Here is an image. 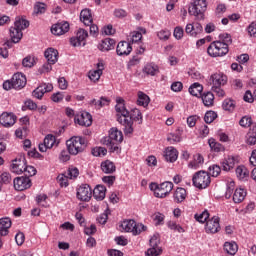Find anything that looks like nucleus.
Segmentation results:
<instances>
[{
    "label": "nucleus",
    "mask_w": 256,
    "mask_h": 256,
    "mask_svg": "<svg viewBox=\"0 0 256 256\" xmlns=\"http://www.w3.org/2000/svg\"><path fill=\"white\" fill-rule=\"evenodd\" d=\"M116 113L117 121L124 127L125 135H133V120H129V112L125 107V100L123 98H116Z\"/></svg>",
    "instance_id": "obj_1"
},
{
    "label": "nucleus",
    "mask_w": 256,
    "mask_h": 256,
    "mask_svg": "<svg viewBox=\"0 0 256 256\" xmlns=\"http://www.w3.org/2000/svg\"><path fill=\"white\" fill-rule=\"evenodd\" d=\"M101 142L110 149L111 153L118 152L119 143H123V132L117 128H112L110 129L109 136L104 137Z\"/></svg>",
    "instance_id": "obj_2"
},
{
    "label": "nucleus",
    "mask_w": 256,
    "mask_h": 256,
    "mask_svg": "<svg viewBox=\"0 0 256 256\" xmlns=\"http://www.w3.org/2000/svg\"><path fill=\"white\" fill-rule=\"evenodd\" d=\"M67 150L70 155H79L87 147V140L83 137L74 136L66 141Z\"/></svg>",
    "instance_id": "obj_3"
},
{
    "label": "nucleus",
    "mask_w": 256,
    "mask_h": 256,
    "mask_svg": "<svg viewBox=\"0 0 256 256\" xmlns=\"http://www.w3.org/2000/svg\"><path fill=\"white\" fill-rule=\"evenodd\" d=\"M121 229L126 233H132V235H141L143 231H147V226L143 223H136L135 220H124L120 224Z\"/></svg>",
    "instance_id": "obj_4"
},
{
    "label": "nucleus",
    "mask_w": 256,
    "mask_h": 256,
    "mask_svg": "<svg viewBox=\"0 0 256 256\" xmlns=\"http://www.w3.org/2000/svg\"><path fill=\"white\" fill-rule=\"evenodd\" d=\"M205 11H207V0H194L188 8L189 15L199 20L205 18Z\"/></svg>",
    "instance_id": "obj_5"
},
{
    "label": "nucleus",
    "mask_w": 256,
    "mask_h": 256,
    "mask_svg": "<svg viewBox=\"0 0 256 256\" xmlns=\"http://www.w3.org/2000/svg\"><path fill=\"white\" fill-rule=\"evenodd\" d=\"M207 53L209 57H225L229 53V47L221 41H214L208 46Z\"/></svg>",
    "instance_id": "obj_6"
},
{
    "label": "nucleus",
    "mask_w": 256,
    "mask_h": 256,
    "mask_svg": "<svg viewBox=\"0 0 256 256\" xmlns=\"http://www.w3.org/2000/svg\"><path fill=\"white\" fill-rule=\"evenodd\" d=\"M192 182L197 189H207L211 185V176L205 171H198L193 175Z\"/></svg>",
    "instance_id": "obj_7"
},
{
    "label": "nucleus",
    "mask_w": 256,
    "mask_h": 256,
    "mask_svg": "<svg viewBox=\"0 0 256 256\" xmlns=\"http://www.w3.org/2000/svg\"><path fill=\"white\" fill-rule=\"evenodd\" d=\"M93 195V190H91V186L88 184H82L77 189L76 197L79 199V201L88 202L91 201V197Z\"/></svg>",
    "instance_id": "obj_8"
},
{
    "label": "nucleus",
    "mask_w": 256,
    "mask_h": 256,
    "mask_svg": "<svg viewBox=\"0 0 256 256\" xmlns=\"http://www.w3.org/2000/svg\"><path fill=\"white\" fill-rule=\"evenodd\" d=\"M14 189L16 191H25V189H30L32 183L29 177H16L14 179Z\"/></svg>",
    "instance_id": "obj_9"
},
{
    "label": "nucleus",
    "mask_w": 256,
    "mask_h": 256,
    "mask_svg": "<svg viewBox=\"0 0 256 256\" xmlns=\"http://www.w3.org/2000/svg\"><path fill=\"white\" fill-rule=\"evenodd\" d=\"M17 122V116L13 114V112H3L0 115V125L3 127H13L15 123Z\"/></svg>",
    "instance_id": "obj_10"
},
{
    "label": "nucleus",
    "mask_w": 256,
    "mask_h": 256,
    "mask_svg": "<svg viewBox=\"0 0 256 256\" xmlns=\"http://www.w3.org/2000/svg\"><path fill=\"white\" fill-rule=\"evenodd\" d=\"M26 165L27 162L25 161V157L20 156L19 158L13 160L11 171L12 173H16V175H21V173H24Z\"/></svg>",
    "instance_id": "obj_11"
},
{
    "label": "nucleus",
    "mask_w": 256,
    "mask_h": 256,
    "mask_svg": "<svg viewBox=\"0 0 256 256\" xmlns=\"http://www.w3.org/2000/svg\"><path fill=\"white\" fill-rule=\"evenodd\" d=\"M206 233H219L221 231V225L219 224V217L214 216L206 222Z\"/></svg>",
    "instance_id": "obj_12"
},
{
    "label": "nucleus",
    "mask_w": 256,
    "mask_h": 256,
    "mask_svg": "<svg viewBox=\"0 0 256 256\" xmlns=\"http://www.w3.org/2000/svg\"><path fill=\"white\" fill-rule=\"evenodd\" d=\"M210 85L212 87H223L227 85V76L223 73H214L210 76Z\"/></svg>",
    "instance_id": "obj_13"
},
{
    "label": "nucleus",
    "mask_w": 256,
    "mask_h": 256,
    "mask_svg": "<svg viewBox=\"0 0 256 256\" xmlns=\"http://www.w3.org/2000/svg\"><path fill=\"white\" fill-rule=\"evenodd\" d=\"M171 191H173L172 182H163L159 185V188L157 189L156 197H158L159 199H164V197L169 195Z\"/></svg>",
    "instance_id": "obj_14"
},
{
    "label": "nucleus",
    "mask_w": 256,
    "mask_h": 256,
    "mask_svg": "<svg viewBox=\"0 0 256 256\" xmlns=\"http://www.w3.org/2000/svg\"><path fill=\"white\" fill-rule=\"evenodd\" d=\"M13 89L20 90L27 85V78L23 73H16L12 76Z\"/></svg>",
    "instance_id": "obj_15"
},
{
    "label": "nucleus",
    "mask_w": 256,
    "mask_h": 256,
    "mask_svg": "<svg viewBox=\"0 0 256 256\" xmlns=\"http://www.w3.org/2000/svg\"><path fill=\"white\" fill-rule=\"evenodd\" d=\"M75 122L82 127H91L93 124V116L89 112H83L80 116L75 118Z\"/></svg>",
    "instance_id": "obj_16"
},
{
    "label": "nucleus",
    "mask_w": 256,
    "mask_h": 256,
    "mask_svg": "<svg viewBox=\"0 0 256 256\" xmlns=\"http://www.w3.org/2000/svg\"><path fill=\"white\" fill-rule=\"evenodd\" d=\"M69 31V22H59L51 27L53 35H65Z\"/></svg>",
    "instance_id": "obj_17"
},
{
    "label": "nucleus",
    "mask_w": 256,
    "mask_h": 256,
    "mask_svg": "<svg viewBox=\"0 0 256 256\" xmlns=\"http://www.w3.org/2000/svg\"><path fill=\"white\" fill-rule=\"evenodd\" d=\"M185 31L190 37H197L200 33H203V26L200 23L187 24Z\"/></svg>",
    "instance_id": "obj_18"
},
{
    "label": "nucleus",
    "mask_w": 256,
    "mask_h": 256,
    "mask_svg": "<svg viewBox=\"0 0 256 256\" xmlns=\"http://www.w3.org/2000/svg\"><path fill=\"white\" fill-rule=\"evenodd\" d=\"M133 51V47H131V44L127 41L119 42L116 48V53L120 57L122 55H129Z\"/></svg>",
    "instance_id": "obj_19"
},
{
    "label": "nucleus",
    "mask_w": 256,
    "mask_h": 256,
    "mask_svg": "<svg viewBox=\"0 0 256 256\" xmlns=\"http://www.w3.org/2000/svg\"><path fill=\"white\" fill-rule=\"evenodd\" d=\"M164 157L165 160L168 161L169 163H175V161H177L179 157V152L177 151V149H175V147L170 146L166 148L164 152Z\"/></svg>",
    "instance_id": "obj_20"
},
{
    "label": "nucleus",
    "mask_w": 256,
    "mask_h": 256,
    "mask_svg": "<svg viewBox=\"0 0 256 256\" xmlns=\"http://www.w3.org/2000/svg\"><path fill=\"white\" fill-rule=\"evenodd\" d=\"M44 57L47 59L48 63L55 64L59 61V51L55 48H48L44 52Z\"/></svg>",
    "instance_id": "obj_21"
},
{
    "label": "nucleus",
    "mask_w": 256,
    "mask_h": 256,
    "mask_svg": "<svg viewBox=\"0 0 256 256\" xmlns=\"http://www.w3.org/2000/svg\"><path fill=\"white\" fill-rule=\"evenodd\" d=\"M11 225V218L6 217L0 219V234L3 237L9 235V229L11 228Z\"/></svg>",
    "instance_id": "obj_22"
},
{
    "label": "nucleus",
    "mask_w": 256,
    "mask_h": 256,
    "mask_svg": "<svg viewBox=\"0 0 256 256\" xmlns=\"http://www.w3.org/2000/svg\"><path fill=\"white\" fill-rule=\"evenodd\" d=\"M80 21L86 26L93 23V16L91 15L90 9L85 8L80 12Z\"/></svg>",
    "instance_id": "obj_23"
},
{
    "label": "nucleus",
    "mask_w": 256,
    "mask_h": 256,
    "mask_svg": "<svg viewBox=\"0 0 256 256\" xmlns=\"http://www.w3.org/2000/svg\"><path fill=\"white\" fill-rule=\"evenodd\" d=\"M107 193V188L103 185H97L93 190V197L96 201H103L105 199V194Z\"/></svg>",
    "instance_id": "obj_24"
},
{
    "label": "nucleus",
    "mask_w": 256,
    "mask_h": 256,
    "mask_svg": "<svg viewBox=\"0 0 256 256\" xmlns=\"http://www.w3.org/2000/svg\"><path fill=\"white\" fill-rule=\"evenodd\" d=\"M98 48L100 51H111L115 49V41L111 38H105L102 40Z\"/></svg>",
    "instance_id": "obj_25"
},
{
    "label": "nucleus",
    "mask_w": 256,
    "mask_h": 256,
    "mask_svg": "<svg viewBox=\"0 0 256 256\" xmlns=\"http://www.w3.org/2000/svg\"><path fill=\"white\" fill-rule=\"evenodd\" d=\"M245 197H247V191L243 188H237L233 194V201L234 203H243Z\"/></svg>",
    "instance_id": "obj_26"
},
{
    "label": "nucleus",
    "mask_w": 256,
    "mask_h": 256,
    "mask_svg": "<svg viewBox=\"0 0 256 256\" xmlns=\"http://www.w3.org/2000/svg\"><path fill=\"white\" fill-rule=\"evenodd\" d=\"M97 65V70H92L89 72L88 77L90 81H99V79H101V75H103V63H98Z\"/></svg>",
    "instance_id": "obj_27"
},
{
    "label": "nucleus",
    "mask_w": 256,
    "mask_h": 256,
    "mask_svg": "<svg viewBox=\"0 0 256 256\" xmlns=\"http://www.w3.org/2000/svg\"><path fill=\"white\" fill-rule=\"evenodd\" d=\"M29 27V20L23 18V17H16V20L14 22V28L18 31L23 32L24 29H27Z\"/></svg>",
    "instance_id": "obj_28"
},
{
    "label": "nucleus",
    "mask_w": 256,
    "mask_h": 256,
    "mask_svg": "<svg viewBox=\"0 0 256 256\" xmlns=\"http://www.w3.org/2000/svg\"><path fill=\"white\" fill-rule=\"evenodd\" d=\"M101 170L103 171V173L111 175V173H115L116 167L112 161L105 160L104 162L101 163Z\"/></svg>",
    "instance_id": "obj_29"
},
{
    "label": "nucleus",
    "mask_w": 256,
    "mask_h": 256,
    "mask_svg": "<svg viewBox=\"0 0 256 256\" xmlns=\"http://www.w3.org/2000/svg\"><path fill=\"white\" fill-rule=\"evenodd\" d=\"M181 135H183V130L181 129H177L176 132L174 133H170L167 137V141L169 143H171V145L175 144V143H181L182 138Z\"/></svg>",
    "instance_id": "obj_30"
},
{
    "label": "nucleus",
    "mask_w": 256,
    "mask_h": 256,
    "mask_svg": "<svg viewBox=\"0 0 256 256\" xmlns=\"http://www.w3.org/2000/svg\"><path fill=\"white\" fill-rule=\"evenodd\" d=\"M128 120L138 121L139 125H141V123H143V114L141 113V110L137 108L132 109L131 112L129 113Z\"/></svg>",
    "instance_id": "obj_31"
},
{
    "label": "nucleus",
    "mask_w": 256,
    "mask_h": 256,
    "mask_svg": "<svg viewBox=\"0 0 256 256\" xmlns=\"http://www.w3.org/2000/svg\"><path fill=\"white\" fill-rule=\"evenodd\" d=\"M188 91L193 97H200L201 93H203V85L196 82L189 87Z\"/></svg>",
    "instance_id": "obj_32"
},
{
    "label": "nucleus",
    "mask_w": 256,
    "mask_h": 256,
    "mask_svg": "<svg viewBox=\"0 0 256 256\" xmlns=\"http://www.w3.org/2000/svg\"><path fill=\"white\" fill-rule=\"evenodd\" d=\"M143 73H146V75H151L152 77H155L157 73H159V66L153 63L146 64L143 68Z\"/></svg>",
    "instance_id": "obj_33"
},
{
    "label": "nucleus",
    "mask_w": 256,
    "mask_h": 256,
    "mask_svg": "<svg viewBox=\"0 0 256 256\" xmlns=\"http://www.w3.org/2000/svg\"><path fill=\"white\" fill-rule=\"evenodd\" d=\"M10 37L13 43H19L23 39V32L15 27L10 28Z\"/></svg>",
    "instance_id": "obj_34"
},
{
    "label": "nucleus",
    "mask_w": 256,
    "mask_h": 256,
    "mask_svg": "<svg viewBox=\"0 0 256 256\" xmlns=\"http://www.w3.org/2000/svg\"><path fill=\"white\" fill-rule=\"evenodd\" d=\"M204 159L201 154L194 155V160L188 164L190 169H199L200 165H203Z\"/></svg>",
    "instance_id": "obj_35"
},
{
    "label": "nucleus",
    "mask_w": 256,
    "mask_h": 256,
    "mask_svg": "<svg viewBox=\"0 0 256 256\" xmlns=\"http://www.w3.org/2000/svg\"><path fill=\"white\" fill-rule=\"evenodd\" d=\"M187 197V190L184 188H177L174 193V200L176 203H183V200Z\"/></svg>",
    "instance_id": "obj_36"
},
{
    "label": "nucleus",
    "mask_w": 256,
    "mask_h": 256,
    "mask_svg": "<svg viewBox=\"0 0 256 256\" xmlns=\"http://www.w3.org/2000/svg\"><path fill=\"white\" fill-rule=\"evenodd\" d=\"M202 101L205 107H213L215 101V95L212 92H206L202 95Z\"/></svg>",
    "instance_id": "obj_37"
},
{
    "label": "nucleus",
    "mask_w": 256,
    "mask_h": 256,
    "mask_svg": "<svg viewBox=\"0 0 256 256\" xmlns=\"http://www.w3.org/2000/svg\"><path fill=\"white\" fill-rule=\"evenodd\" d=\"M150 102L151 99L147 96V94L138 92L137 105H140L141 107H147Z\"/></svg>",
    "instance_id": "obj_38"
},
{
    "label": "nucleus",
    "mask_w": 256,
    "mask_h": 256,
    "mask_svg": "<svg viewBox=\"0 0 256 256\" xmlns=\"http://www.w3.org/2000/svg\"><path fill=\"white\" fill-rule=\"evenodd\" d=\"M237 159L234 156H229L222 164L223 171H231L235 167Z\"/></svg>",
    "instance_id": "obj_39"
},
{
    "label": "nucleus",
    "mask_w": 256,
    "mask_h": 256,
    "mask_svg": "<svg viewBox=\"0 0 256 256\" xmlns=\"http://www.w3.org/2000/svg\"><path fill=\"white\" fill-rule=\"evenodd\" d=\"M44 143L46 144V146L48 147V149H52V147H57V145H59V141H57V138H55V136L53 134H48L45 138H44Z\"/></svg>",
    "instance_id": "obj_40"
},
{
    "label": "nucleus",
    "mask_w": 256,
    "mask_h": 256,
    "mask_svg": "<svg viewBox=\"0 0 256 256\" xmlns=\"http://www.w3.org/2000/svg\"><path fill=\"white\" fill-rule=\"evenodd\" d=\"M235 107V100L231 98L225 99L222 103V108L224 109V111H229L230 113H232V111H235Z\"/></svg>",
    "instance_id": "obj_41"
},
{
    "label": "nucleus",
    "mask_w": 256,
    "mask_h": 256,
    "mask_svg": "<svg viewBox=\"0 0 256 256\" xmlns=\"http://www.w3.org/2000/svg\"><path fill=\"white\" fill-rule=\"evenodd\" d=\"M208 145L212 149V151H215L216 153H219L221 151H225V147H223L221 145V143H218L217 141H215L214 138H210L208 140Z\"/></svg>",
    "instance_id": "obj_42"
},
{
    "label": "nucleus",
    "mask_w": 256,
    "mask_h": 256,
    "mask_svg": "<svg viewBox=\"0 0 256 256\" xmlns=\"http://www.w3.org/2000/svg\"><path fill=\"white\" fill-rule=\"evenodd\" d=\"M237 250H238L237 243L225 242L224 251H226V253H228V255H235V253H237Z\"/></svg>",
    "instance_id": "obj_43"
},
{
    "label": "nucleus",
    "mask_w": 256,
    "mask_h": 256,
    "mask_svg": "<svg viewBox=\"0 0 256 256\" xmlns=\"http://www.w3.org/2000/svg\"><path fill=\"white\" fill-rule=\"evenodd\" d=\"M236 176L238 177V179H240V181L243 179H247V177H249V170H247L245 166H238L236 168Z\"/></svg>",
    "instance_id": "obj_44"
},
{
    "label": "nucleus",
    "mask_w": 256,
    "mask_h": 256,
    "mask_svg": "<svg viewBox=\"0 0 256 256\" xmlns=\"http://www.w3.org/2000/svg\"><path fill=\"white\" fill-rule=\"evenodd\" d=\"M217 119V112L215 111H207L204 115V121L207 124H211L213 123V121H215Z\"/></svg>",
    "instance_id": "obj_45"
},
{
    "label": "nucleus",
    "mask_w": 256,
    "mask_h": 256,
    "mask_svg": "<svg viewBox=\"0 0 256 256\" xmlns=\"http://www.w3.org/2000/svg\"><path fill=\"white\" fill-rule=\"evenodd\" d=\"M194 219H196L198 223H205L209 219V211L204 210L201 214H195Z\"/></svg>",
    "instance_id": "obj_46"
},
{
    "label": "nucleus",
    "mask_w": 256,
    "mask_h": 256,
    "mask_svg": "<svg viewBox=\"0 0 256 256\" xmlns=\"http://www.w3.org/2000/svg\"><path fill=\"white\" fill-rule=\"evenodd\" d=\"M219 39L218 41H221V43L223 45H226L227 47H229V45H231V43H233V40L231 39V35L227 34V33H222L219 35Z\"/></svg>",
    "instance_id": "obj_47"
},
{
    "label": "nucleus",
    "mask_w": 256,
    "mask_h": 256,
    "mask_svg": "<svg viewBox=\"0 0 256 256\" xmlns=\"http://www.w3.org/2000/svg\"><path fill=\"white\" fill-rule=\"evenodd\" d=\"M66 175L68 179H77L79 177V169L77 167L68 168Z\"/></svg>",
    "instance_id": "obj_48"
},
{
    "label": "nucleus",
    "mask_w": 256,
    "mask_h": 256,
    "mask_svg": "<svg viewBox=\"0 0 256 256\" xmlns=\"http://www.w3.org/2000/svg\"><path fill=\"white\" fill-rule=\"evenodd\" d=\"M163 253L161 247H151L146 251L147 256H159Z\"/></svg>",
    "instance_id": "obj_49"
},
{
    "label": "nucleus",
    "mask_w": 256,
    "mask_h": 256,
    "mask_svg": "<svg viewBox=\"0 0 256 256\" xmlns=\"http://www.w3.org/2000/svg\"><path fill=\"white\" fill-rule=\"evenodd\" d=\"M234 191H235V182L234 181L228 182L226 187V193H225L226 199H231V195H233Z\"/></svg>",
    "instance_id": "obj_50"
},
{
    "label": "nucleus",
    "mask_w": 256,
    "mask_h": 256,
    "mask_svg": "<svg viewBox=\"0 0 256 256\" xmlns=\"http://www.w3.org/2000/svg\"><path fill=\"white\" fill-rule=\"evenodd\" d=\"M239 125L245 128L251 127V125H253V119L251 118V116H244L240 119Z\"/></svg>",
    "instance_id": "obj_51"
},
{
    "label": "nucleus",
    "mask_w": 256,
    "mask_h": 256,
    "mask_svg": "<svg viewBox=\"0 0 256 256\" xmlns=\"http://www.w3.org/2000/svg\"><path fill=\"white\" fill-rule=\"evenodd\" d=\"M92 155L94 157H105V155H107V148H104V147L94 148L92 149Z\"/></svg>",
    "instance_id": "obj_52"
},
{
    "label": "nucleus",
    "mask_w": 256,
    "mask_h": 256,
    "mask_svg": "<svg viewBox=\"0 0 256 256\" xmlns=\"http://www.w3.org/2000/svg\"><path fill=\"white\" fill-rule=\"evenodd\" d=\"M45 11H47V5H45V3H41V2H37L34 6V12L37 15H41L43 13H45Z\"/></svg>",
    "instance_id": "obj_53"
},
{
    "label": "nucleus",
    "mask_w": 256,
    "mask_h": 256,
    "mask_svg": "<svg viewBox=\"0 0 256 256\" xmlns=\"http://www.w3.org/2000/svg\"><path fill=\"white\" fill-rule=\"evenodd\" d=\"M76 37L82 42V46L85 47V40L89 37V33L85 29H80Z\"/></svg>",
    "instance_id": "obj_54"
},
{
    "label": "nucleus",
    "mask_w": 256,
    "mask_h": 256,
    "mask_svg": "<svg viewBox=\"0 0 256 256\" xmlns=\"http://www.w3.org/2000/svg\"><path fill=\"white\" fill-rule=\"evenodd\" d=\"M24 175H25V177H28V179H29V177H33V176L37 175V169H35V167H33V166L26 165L24 167Z\"/></svg>",
    "instance_id": "obj_55"
},
{
    "label": "nucleus",
    "mask_w": 256,
    "mask_h": 256,
    "mask_svg": "<svg viewBox=\"0 0 256 256\" xmlns=\"http://www.w3.org/2000/svg\"><path fill=\"white\" fill-rule=\"evenodd\" d=\"M68 179H69V177L67 176V174L66 175L65 174L58 175L57 181H58L60 187H67L69 185Z\"/></svg>",
    "instance_id": "obj_56"
},
{
    "label": "nucleus",
    "mask_w": 256,
    "mask_h": 256,
    "mask_svg": "<svg viewBox=\"0 0 256 256\" xmlns=\"http://www.w3.org/2000/svg\"><path fill=\"white\" fill-rule=\"evenodd\" d=\"M140 62H141V58H139V56H133L132 59H130L127 64V69L128 70L133 69V67H135L136 65H139Z\"/></svg>",
    "instance_id": "obj_57"
},
{
    "label": "nucleus",
    "mask_w": 256,
    "mask_h": 256,
    "mask_svg": "<svg viewBox=\"0 0 256 256\" xmlns=\"http://www.w3.org/2000/svg\"><path fill=\"white\" fill-rule=\"evenodd\" d=\"M168 227H169V229H171L172 231H176L177 233H185V229H183V227H181V225H179L175 222H169Z\"/></svg>",
    "instance_id": "obj_58"
},
{
    "label": "nucleus",
    "mask_w": 256,
    "mask_h": 256,
    "mask_svg": "<svg viewBox=\"0 0 256 256\" xmlns=\"http://www.w3.org/2000/svg\"><path fill=\"white\" fill-rule=\"evenodd\" d=\"M23 67L31 68L33 65H35V58L31 56H27L22 60Z\"/></svg>",
    "instance_id": "obj_59"
},
{
    "label": "nucleus",
    "mask_w": 256,
    "mask_h": 256,
    "mask_svg": "<svg viewBox=\"0 0 256 256\" xmlns=\"http://www.w3.org/2000/svg\"><path fill=\"white\" fill-rule=\"evenodd\" d=\"M27 131V126H23L15 131V135L18 137V139H23V137H27Z\"/></svg>",
    "instance_id": "obj_60"
},
{
    "label": "nucleus",
    "mask_w": 256,
    "mask_h": 256,
    "mask_svg": "<svg viewBox=\"0 0 256 256\" xmlns=\"http://www.w3.org/2000/svg\"><path fill=\"white\" fill-rule=\"evenodd\" d=\"M32 95L36 98V99H43V95H45V92L43 90V87L38 86L33 92Z\"/></svg>",
    "instance_id": "obj_61"
},
{
    "label": "nucleus",
    "mask_w": 256,
    "mask_h": 256,
    "mask_svg": "<svg viewBox=\"0 0 256 256\" xmlns=\"http://www.w3.org/2000/svg\"><path fill=\"white\" fill-rule=\"evenodd\" d=\"M209 171L212 177H219V173H221V167L218 165H212L209 167Z\"/></svg>",
    "instance_id": "obj_62"
},
{
    "label": "nucleus",
    "mask_w": 256,
    "mask_h": 256,
    "mask_svg": "<svg viewBox=\"0 0 256 256\" xmlns=\"http://www.w3.org/2000/svg\"><path fill=\"white\" fill-rule=\"evenodd\" d=\"M161 240L159 234H154L150 239V247H159Z\"/></svg>",
    "instance_id": "obj_63"
},
{
    "label": "nucleus",
    "mask_w": 256,
    "mask_h": 256,
    "mask_svg": "<svg viewBox=\"0 0 256 256\" xmlns=\"http://www.w3.org/2000/svg\"><path fill=\"white\" fill-rule=\"evenodd\" d=\"M158 37L159 39H161L162 41H167V39H169V37H171V32H169L168 30H161L158 32Z\"/></svg>",
    "instance_id": "obj_64"
}]
</instances>
